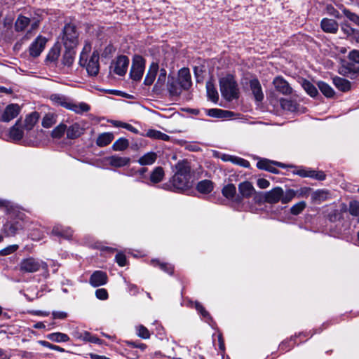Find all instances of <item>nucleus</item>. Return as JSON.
Wrapping results in <instances>:
<instances>
[{"instance_id":"052dcab7","label":"nucleus","mask_w":359,"mask_h":359,"mask_svg":"<svg viewBox=\"0 0 359 359\" xmlns=\"http://www.w3.org/2000/svg\"><path fill=\"white\" fill-rule=\"evenodd\" d=\"M233 163L243 168H249L250 166L248 161L238 156H235Z\"/></svg>"},{"instance_id":"774afa93","label":"nucleus","mask_w":359,"mask_h":359,"mask_svg":"<svg viewBox=\"0 0 359 359\" xmlns=\"http://www.w3.org/2000/svg\"><path fill=\"white\" fill-rule=\"evenodd\" d=\"M116 261L120 266H124L126 265V257L123 253H118L116 255Z\"/></svg>"},{"instance_id":"473e14b6","label":"nucleus","mask_w":359,"mask_h":359,"mask_svg":"<svg viewBox=\"0 0 359 359\" xmlns=\"http://www.w3.org/2000/svg\"><path fill=\"white\" fill-rule=\"evenodd\" d=\"M157 159L155 152H148L139 158L138 163L142 165H152Z\"/></svg>"},{"instance_id":"a19ab883","label":"nucleus","mask_w":359,"mask_h":359,"mask_svg":"<svg viewBox=\"0 0 359 359\" xmlns=\"http://www.w3.org/2000/svg\"><path fill=\"white\" fill-rule=\"evenodd\" d=\"M129 146V142L127 139L121 137L116 140L113 145L112 149L114 151H124L126 150Z\"/></svg>"},{"instance_id":"6ab92c4d","label":"nucleus","mask_w":359,"mask_h":359,"mask_svg":"<svg viewBox=\"0 0 359 359\" xmlns=\"http://www.w3.org/2000/svg\"><path fill=\"white\" fill-rule=\"evenodd\" d=\"M167 88L170 95L172 96L180 95L184 90V88L179 83V81L173 77L168 78Z\"/></svg>"},{"instance_id":"e2e57ef3","label":"nucleus","mask_w":359,"mask_h":359,"mask_svg":"<svg viewBox=\"0 0 359 359\" xmlns=\"http://www.w3.org/2000/svg\"><path fill=\"white\" fill-rule=\"evenodd\" d=\"M0 208L10 212L13 208V205L11 201L0 199Z\"/></svg>"},{"instance_id":"412c9836","label":"nucleus","mask_w":359,"mask_h":359,"mask_svg":"<svg viewBox=\"0 0 359 359\" xmlns=\"http://www.w3.org/2000/svg\"><path fill=\"white\" fill-rule=\"evenodd\" d=\"M249 84L255 100L258 102L262 101L264 98V94L262 93L261 84L258 79H251Z\"/></svg>"},{"instance_id":"79ce46f5","label":"nucleus","mask_w":359,"mask_h":359,"mask_svg":"<svg viewBox=\"0 0 359 359\" xmlns=\"http://www.w3.org/2000/svg\"><path fill=\"white\" fill-rule=\"evenodd\" d=\"M302 86L305 91L311 97H316L318 95V90L313 84L307 80L302 81Z\"/></svg>"},{"instance_id":"cd10ccee","label":"nucleus","mask_w":359,"mask_h":359,"mask_svg":"<svg viewBox=\"0 0 359 359\" xmlns=\"http://www.w3.org/2000/svg\"><path fill=\"white\" fill-rule=\"evenodd\" d=\"M22 228L21 224L18 222L12 223L7 222L4 226V231L8 236H13L18 231V230Z\"/></svg>"},{"instance_id":"5701e85b","label":"nucleus","mask_w":359,"mask_h":359,"mask_svg":"<svg viewBox=\"0 0 359 359\" xmlns=\"http://www.w3.org/2000/svg\"><path fill=\"white\" fill-rule=\"evenodd\" d=\"M39 118V114L36 111H34L28 114L22 122V125L25 130L29 131L32 130L35 124L37 123Z\"/></svg>"},{"instance_id":"6e6552de","label":"nucleus","mask_w":359,"mask_h":359,"mask_svg":"<svg viewBox=\"0 0 359 359\" xmlns=\"http://www.w3.org/2000/svg\"><path fill=\"white\" fill-rule=\"evenodd\" d=\"M128 65V57L125 55H120L113 62L111 68L116 74L123 76L126 73Z\"/></svg>"},{"instance_id":"8fccbe9b","label":"nucleus","mask_w":359,"mask_h":359,"mask_svg":"<svg viewBox=\"0 0 359 359\" xmlns=\"http://www.w3.org/2000/svg\"><path fill=\"white\" fill-rule=\"evenodd\" d=\"M296 196L297 193L294 190L288 189L285 193L283 192L280 201L283 204H286L290 202Z\"/></svg>"},{"instance_id":"338daca9","label":"nucleus","mask_w":359,"mask_h":359,"mask_svg":"<svg viewBox=\"0 0 359 359\" xmlns=\"http://www.w3.org/2000/svg\"><path fill=\"white\" fill-rule=\"evenodd\" d=\"M156 264L165 272H167L169 274H172L173 273V267L170 264L160 263L159 262H156Z\"/></svg>"},{"instance_id":"bb28decb","label":"nucleus","mask_w":359,"mask_h":359,"mask_svg":"<svg viewBox=\"0 0 359 359\" xmlns=\"http://www.w3.org/2000/svg\"><path fill=\"white\" fill-rule=\"evenodd\" d=\"M333 83L335 87L342 91L347 92L351 88V83L349 81L339 76H335L333 78Z\"/></svg>"},{"instance_id":"ea45409f","label":"nucleus","mask_w":359,"mask_h":359,"mask_svg":"<svg viewBox=\"0 0 359 359\" xmlns=\"http://www.w3.org/2000/svg\"><path fill=\"white\" fill-rule=\"evenodd\" d=\"M318 86L321 93L327 97H332L334 95L333 88L327 83L323 81H319Z\"/></svg>"},{"instance_id":"de8ad7c7","label":"nucleus","mask_w":359,"mask_h":359,"mask_svg":"<svg viewBox=\"0 0 359 359\" xmlns=\"http://www.w3.org/2000/svg\"><path fill=\"white\" fill-rule=\"evenodd\" d=\"M60 54V49L59 46H55L50 50L47 55L46 59L48 61L54 62L58 59Z\"/></svg>"},{"instance_id":"13d9d810","label":"nucleus","mask_w":359,"mask_h":359,"mask_svg":"<svg viewBox=\"0 0 359 359\" xmlns=\"http://www.w3.org/2000/svg\"><path fill=\"white\" fill-rule=\"evenodd\" d=\"M72 335L74 338L77 339L82 340L86 341L87 339V336H88V332L87 331H79V330H75L72 332Z\"/></svg>"},{"instance_id":"5fc2aeb1","label":"nucleus","mask_w":359,"mask_h":359,"mask_svg":"<svg viewBox=\"0 0 359 359\" xmlns=\"http://www.w3.org/2000/svg\"><path fill=\"white\" fill-rule=\"evenodd\" d=\"M55 123V117L53 114H48L44 116L42 120V126L44 128H50Z\"/></svg>"},{"instance_id":"aec40b11","label":"nucleus","mask_w":359,"mask_h":359,"mask_svg":"<svg viewBox=\"0 0 359 359\" xmlns=\"http://www.w3.org/2000/svg\"><path fill=\"white\" fill-rule=\"evenodd\" d=\"M50 100L54 105L60 106L67 109H69L71 104L69 99L62 94H52L50 96Z\"/></svg>"},{"instance_id":"c85d7f7f","label":"nucleus","mask_w":359,"mask_h":359,"mask_svg":"<svg viewBox=\"0 0 359 359\" xmlns=\"http://www.w3.org/2000/svg\"><path fill=\"white\" fill-rule=\"evenodd\" d=\"M214 188L213 183L210 180H204L197 184L196 189L201 194H209Z\"/></svg>"},{"instance_id":"a878e982","label":"nucleus","mask_w":359,"mask_h":359,"mask_svg":"<svg viewBox=\"0 0 359 359\" xmlns=\"http://www.w3.org/2000/svg\"><path fill=\"white\" fill-rule=\"evenodd\" d=\"M158 72V64L153 62L149 67L148 72L145 76L144 83L147 86H151L154 83Z\"/></svg>"},{"instance_id":"393cba45","label":"nucleus","mask_w":359,"mask_h":359,"mask_svg":"<svg viewBox=\"0 0 359 359\" xmlns=\"http://www.w3.org/2000/svg\"><path fill=\"white\" fill-rule=\"evenodd\" d=\"M167 79V72L165 69H161L158 72V79L154 86V91L160 93L163 89Z\"/></svg>"},{"instance_id":"423d86ee","label":"nucleus","mask_w":359,"mask_h":359,"mask_svg":"<svg viewBox=\"0 0 359 359\" xmlns=\"http://www.w3.org/2000/svg\"><path fill=\"white\" fill-rule=\"evenodd\" d=\"M145 62L142 57L136 55L133 61L130 69V77L134 81H140L144 72Z\"/></svg>"},{"instance_id":"69168bd1","label":"nucleus","mask_w":359,"mask_h":359,"mask_svg":"<svg viewBox=\"0 0 359 359\" xmlns=\"http://www.w3.org/2000/svg\"><path fill=\"white\" fill-rule=\"evenodd\" d=\"M311 189L309 187H302L297 191H295L298 198L300 197H308Z\"/></svg>"},{"instance_id":"2eb2a0df","label":"nucleus","mask_w":359,"mask_h":359,"mask_svg":"<svg viewBox=\"0 0 359 359\" xmlns=\"http://www.w3.org/2000/svg\"><path fill=\"white\" fill-rule=\"evenodd\" d=\"M99 53L97 51H94L86 65V70L88 74L96 76L99 72Z\"/></svg>"},{"instance_id":"1a4fd4ad","label":"nucleus","mask_w":359,"mask_h":359,"mask_svg":"<svg viewBox=\"0 0 359 359\" xmlns=\"http://www.w3.org/2000/svg\"><path fill=\"white\" fill-rule=\"evenodd\" d=\"M20 112V107L18 104H10L7 105L0 115V121L3 122H9L15 118Z\"/></svg>"},{"instance_id":"9b49d317","label":"nucleus","mask_w":359,"mask_h":359,"mask_svg":"<svg viewBox=\"0 0 359 359\" xmlns=\"http://www.w3.org/2000/svg\"><path fill=\"white\" fill-rule=\"evenodd\" d=\"M277 165L280 168H285V165L277 161H273L268 159H262L257 163V167L259 169L267 170L270 172L277 174L278 170L274 167Z\"/></svg>"},{"instance_id":"9d476101","label":"nucleus","mask_w":359,"mask_h":359,"mask_svg":"<svg viewBox=\"0 0 359 359\" xmlns=\"http://www.w3.org/2000/svg\"><path fill=\"white\" fill-rule=\"evenodd\" d=\"M46 42L47 39L45 37L42 36H37L29 48L30 55L32 57H38L43 50Z\"/></svg>"},{"instance_id":"f03ea898","label":"nucleus","mask_w":359,"mask_h":359,"mask_svg":"<svg viewBox=\"0 0 359 359\" xmlns=\"http://www.w3.org/2000/svg\"><path fill=\"white\" fill-rule=\"evenodd\" d=\"M219 86L222 95L227 100L231 101L238 97L237 83L232 75H226L219 79Z\"/></svg>"},{"instance_id":"f3484780","label":"nucleus","mask_w":359,"mask_h":359,"mask_svg":"<svg viewBox=\"0 0 359 359\" xmlns=\"http://www.w3.org/2000/svg\"><path fill=\"white\" fill-rule=\"evenodd\" d=\"M179 83L184 90H188L191 86V79L189 69L188 68H182L178 72Z\"/></svg>"},{"instance_id":"0e129e2a","label":"nucleus","mask_w":359,"mask_h":359,"mask_svg":"<svg viewBox=\"0 0 359 359\" xmlns=\"http://www.w3.org/2000/svg\"><path fill=\"white\" fill-rule=\"evenodd\" d=\"M41 344L46 347V348H48L51 350H54V351H59V352H64L65 350L63 348L59 346H56V345H54V344H52L48 341H41Z\"/></svg>"},{"instance_id":"4be33fe9","label":"nucleus","mask_w":359,"mask_h":359,"mask_svg":"<svg viewBox=\"0 0 359 359\" xmlns=\"http://www.w3.org/2000/svg\"><path fill=\"white\" fill-rule=\"evenodd\" d=\"M320 25L323 30L328 33H336L339 28L337 21L332 19L324 18Z\"/></svg>"},{"instance_id":"b1692460","label":"nucleus","mask_w":359,"mask_h":359,"mask_svg":"<svg viewBox=\"0 0 359 359\" xmlns=\"http://www.w3.org/2000/svg\"><path fill=\"white\" fill-rule=\"evenodd\" d=\"M66 132L67 137L73 140L80 137L83 132V129L81 127L79 123H74L69 128L67 127Z\"/></svg>"},{"instance_id":"e433bc0d","label":"nucleus","mask_w":359,"mask_h":359,"mask_svg":"<svg viewBox=\"0 0 359 359\" xmlns=\"http://www.w3.org/2000/svg\"><path fill=\"white\" fill-rule=\"evenodd\" d=\"M236 193V186L233 184H228L225 185L222 190V195L227 199L232 200Z\"/></svg>"},{"instance_id":"f257e3e1","label":"nucleus","mask_w":359,"mask_h":359,"mask_svg":"<svg viewBox=\"0 0 359 359\" xmlns=\"http://www.w3.org/2000/svg\"><path fill=\"white\" fill-rule=\"evenodd\" d=\"M175 168V175L169 183L163 184V188L174 191H180L189 188L191 187V175L188 162L179 161Z\"/></svg>"},{"instance_id":"72a5a7b5","label":"nucleus","mask_w":359,"mask_h":359,"mask_svg":"<svg viewBox=\"0 0 359 359\" xmlns=\"http://www.w3.org/2000/svg\"><path fill=\"white\" fill-rule=\"evenodd\" d=\"M164 177V171L161 167H156L154 169L150 175V181L153 184H157L162 181Z\"/></svg>"},{"instance_id":"864d4df0","label":"nucleus","mask_w":359,"mask_h":359,"mask_svg":"<svg viewBox=\"0 0 359 359\" xmlns=\"http://www.w3.org/2000/svg\"><path fill=\"white\" fill-rule=\"evenodd\" d=\"M306 204L304 201H300L295 203L290 208V212L293 215H297L300 214L306 208Z\"/></svg>"},{"instance_id":"6e6d98bb","label":"nucleus","mask_w":359,"mask_h":359,"mask_svg":"<svg viewBox=\"0 0 359 359\" xmlns=\"http://www.w3.org/2000/svg\"><path fill=\"white\" fill-rule=\"evenodd\" d=\"M348 212L353 216L359 215V202L353 201H351L348 207Z\"/></svg>"},{"instance_id":"58836bf2","label":"nucleus","mask_w":359,"mask_h":359,"mask_svg":"<svg viewBox=\"0 0 359 359\" xmlns=\"http://www.w3.org/2000/svg\"><path fill=\"white\" fill-rule=\"evenodd\" d=\"M207 95L209 99L213 102H217L219 99L217 90L215 88L213 83L210 81L206 83Z\"/></svg>"},{"instance_id":"7ed1b4c3","label":"nucleus","mask_w":359,"mask_h":359,"mask_svg":"<svg viewBox=\"0 0 359 359\" xmlns=\"http://www.w3.org/2000/svg\"><path fill=\"white\" fill-rule=\"evenodd\" d=\"M79 32L72 23L66 24L62 29V41L66 49H73L79 44Z\"/></svg>"},{"instance_id":"3c124183","label":"nucleus","mask_w":359,"mask_h":359,"mask_svg":"<svg viewBox=\"0 0 359 359\" xmlns=\"http://www.w3.org/2000/svg\"><path fill=\"white\" fill-rule=\"evenodd\" d=\"M341 11L344 15L348 18L351 21L359 26V16L354 13L351 12L349 10L344 8L343 6H341Z\"/></svg>"},{"instance_id":"dca6fc26","label":"nucleus","mask_w":359,"mask_h":359,"mask_svg":"<svg viewBox=\"0 0 359 359\" xmlns=\"http://www.w3.org/2000/svg\"><path fill=\"white\" fill-rule=\"evenodd\" d=\"M273 84L278 92L283 95H290L292 92V88L290 87L287 81L281 76H277L273 79Z\"/></svg>"},{"instance_id":"680f3d73","label":"nucleus","mask_w":359,"mask_h":359,"mask_svg":"<svg viewBox=\"0 0 359 359\" xmlns=\"http://www.w3.org/2000/svg\"><path fill=\"white\" fill-rule=\"evenodd\" d=\"M95 296L99 299L106 300L108 298V292L104 288L97 289L95 291Z\"/></svg>"},{"instance_id":"4d7b16f0","label":"nucleus","mask_w":359,"mask_h":359,"mask_svg":"<svg viewBox=\"0 0 359 359\" xmlns=\"http://www.w3.org/2000/svg\"><path fill=\"white\" fill-rule=\"evenodd\" d=\"M227 113L226 111H224L219 109H211L208 111V115L212 117H224L225 116V114Z\"/></svg>"},{"instance_id":"0eeeda50","label":"nucleus","mask_w":359,"mask_h":359,"mask_svg":"<svg viewBox=\"0 0 359 359\" xmlns=\"http://www.w3.org/2000/svg\"><path fill=\"white\" fill-rule=\"evenodd\" d=\"M240 196L236 201L239 202L242 198H250L256 194V190L252 182L245 180L239 183L238 186Z\"/></svg>"},{"instance_id":"c9c22d12","label":"nucleus","mask_w":359,"mask_h":359,"mask_svg":"<svg viewBox=\"0 0 359 359\" xmlns=\"http://www.w3.org/2000/svg\"><path fill=\"white\" fill-rule=\"evenodd\" d=\"M90 106L85 102H80L78 104L73 103L71 102L69 109L74 111L76 114H81L83 112H87L90 110Z\"/></svg>"},{"instance_id":"bf43d9fd","label":"nucleus","mask_w":359,"mask_h":359,"mask_svg":"<svg viewBox=\"0 0 359 359\" xmlns=\"http://www.w3.org/2000/svg\"><path fill=\"white\" fill-rule=\"evenodd\" d=\"M18 245H9V246L2 249L1 250H0V255H2V256L8 255L15 252L18 250Z\"/></svg>"},{"instance_id":"f704fd0d","label":"nucleus","mask_w":359,"mask_h":359,"mask_svg":"<svg viewBox=\"0 0 359 359\" xmlns=\"http://www.w3.org/2000/svg\"><path fill=\"white\" fill-rule=\"evenodd\" d=\"M47 338L54 342L61 343L69 341V337L67 334L62 332H53L47 335Z\"/></svg>"},{"instance_id":"7c9ffc66","label":"nucleus","mask_w":359,"mask_h":359,"mask_svg":"<svg viewBox=\"0 0 359 359\" xmlns=\"http://www.w3.org/2000/svg\"><path fill=\"white\" fill-rule=\"evenodd\" d=\"M52 232L56 236H62L68 239L72 238L73 234V231L71 229V228H64L61 226H54Z\"/></svg>"},{"instance_id":"49530a36","label":"nucleus","mask_w":359,"mask_h":359,"mask_svg":"<svg viewBox=\"0 0 359 359\" xmlns=\"http://www.w3.org/2000/svg\"><path fill=\"white\" fill-rule=\"evenodd\" d=\"M67 126L63 123L59 124L57 127H55L51 132V137L53 138L59 139L62 137L66 131Z\"/></svg>"},{"instance_id":"a211bd4d","label":"nucleus","mask_w":359,"mask_h":359,"mask_svg":"<svg viewBox=\"0 0 359 359\" xmlns=\"http://www.w3.org/2000/svg\"><path fill=\"white\" fill-rule=\"evenodd\" d=\"M107 161L112 167L121 168L128 165L130 162V158L126 156L112 155L107 158Z\"/></svg>"},{"instance_id":"4468645a","label":"nucleus","mask_w":359,"mask_h":359,"mask_svg":"<svg viewBox=\"0 0 359 359\" xmlns=\"http://www.w3.org/2000/svg\"><path fill=\"white\" fill-rule=\"evenodd\" d=\"M108 281V277L102 271H94L90 277L89 283L94 287L105 285Z\"/></svg>"},{"instance_id":"20e7f679","label":"nucleus","mask_w":359,"mask_h":359,"mask_svg":"<svg viewBox=\"0 0 359 359\" xmlns=\"http://www.w3.org/2000/svg\"><path fill=\"white\" fill-rule=\"evenodd\" d=\"M46 269L47 264L44 262L33 257L23 259L19 264V269L22 273H35Z\"/></svg>"},{"instance_id":"603ef678","label":"nucleus","mask_w":359,"mask_h":359,"mask_svg":"<svg viewBox=\"0 0 359 359\" xmlns=\"http://www.w3.org/2000/svg\"><path fill=\"white\" fill-rule=\"evenodd\" d=\"M280 105L283 109L291 111H295L297 109L296 103L287 99H281Z\"/></svg>"},{"instance_id":"37998d69","label":"nucleus","mask_w":359,"mask_h":359,"mask_svg":"<svg viewBox=\"0 0 359 359\" xmlns=\"http://www.w3.org/2000/svg\"><path fill=\"white\" fill-rule=\"evenodd\" d=\"M75 52L73 49H67L62 57V63L66 66L72 65L74 60Z\"/></svg>"},{"instance_id":"ddd939ff","label":"nucleus","mask_w":359,"mask_h":359,"mask_svg":"<svg viewBox=\"0 0 359 359\" xmlns=\"http://www.w3.org/2000/svg\"><path fill=\"white\" fill-rule=\"evenodd\" d=\"M25 130V129L22 125V122L20 119H19L10 128L9 137L14 142L20 141L24 136Z\"/></svg>"},{"instance_id":"f8f14e48","label":"nucleus","mask_w":359,"mask_h":359,"mask_svg":"<svg viewBox=\"0 0 359 359\" xmlns=\"http://www.w3.org/2000/svg\"><path fill=\"white\" fill-rule=\"evenodd\" d=\"M283 194V189L280 187H276L264 194V201L268 203H277L280 201Z\"/></svg>"},{"instance_id":"c756f323","label":"nucleus","mask_w":359,"mask_h":359,"mask_svg":"<svg viewBox=\"0 0 359 359\" xmlns=\"http://www.w3.org/2000/svg\"><path fill=\"white\" fill-rule=\"evenodd\" d=\"M330 196L328 191L325 189H318L313 191L311 194V199L313 202L321 203L326 201Z\"/></svg>"},{"instance_id":"2f4dec72","label":"nucleus","mask_w":359,"mask_h":359,"mask_svg":"<svg viewBox=\"0 0 359 359\" xmlns=\"http://www.w3.org/2000/svg\"><path fill=\"white\" fill-rule=\"evenodd\" d=\"M114 137V135L111 133H102L98 136L96 144L101 147L107 146L111 142Z\"/></svg>"},{"instance_id":"39448f33","label":"nucleus","mask_w":359,"mask_h":359,"mask_svg":"<svg viewBox=\"0 0 359 359\" xmlns=\"http://www.w3.org/2000/svg\"><path fill=\"white\" fill-rule=\"evenodd\" d=\"M39 18H33L32 20H31L29 18L20 15L15 20V29L16 32H22L29 25H30V29L27 32L28 34L31 33L32 31L36 30L39 27Z\"/></svg>"},{"instance_id":"09e8293b","label":"nucleus","mask_w":359,"mask_h":359,"mask_svg":"<svg viewBox=\"0 0 359 359\" xmlns=\"http://www.w3.org/2000/svg\"><path fill=\"white\" fill-rule=\"evenodd\" d=\"M296 196L297 193L294 190L288 189L285 193L283 192L280 201L283 204H286L290 202Z\"/></svg>"},{"instance_id":"a18cd8bd","label":"nucleus","mask_w":359,"mask_h":359,"mask_svg":"<svg viewBox=\"0 0 359 359\" xmlns=\"http://www.w3.org/2000/svg\"><path fill=\"white\" fill-rule=\"evenodd\" d=\"M325 174L323 171H318L307 168L306 177L313 178L317 180H324L325 179Z\"/></svg>"},{"instance_id":"c03bdc74","label":"nucleus","mask_w":359,"mask_h":359,"mask_svg":"<svg viewBox=\"0 0 359 359\" xmlns=\"http://www.w3.org/2000/svg\"><path fill=\"white\" fill-rule=\"evenodd\" d=\"M136 334L144 339H148L151 337L149 330L142 325H137L135 326Z\"/></svg>"},{"instance_id":"4c0bfd02","label":"nucleus","mask_w":359,"mask_h":359,"mask_svg":"<svg viewBox=\"0 0 359 359\" xmlns=\"http://www.w3.org/2000/svg\"><path fill=\"white\" fill-rule=\"evenodd\" d=\"M145 135L152 139L161 140L164 141H168L170 140V137L168 135L154 129L148 130Z\"/></svg>"}]
</instances>
